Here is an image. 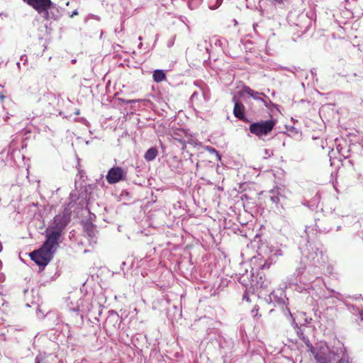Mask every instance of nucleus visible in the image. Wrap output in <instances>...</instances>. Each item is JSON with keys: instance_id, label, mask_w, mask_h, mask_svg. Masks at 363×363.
I'll return each instance as SVG.
<instances>
[{"instance_id": "18", "label": "nucleus", "mask_w": 363, "mask_h": 363, "mask_svg": "<svg viewBox=\"0 0 363 363\" xmlns=\"http://www.w3.org/2000/svg\"><path fill=\"white\" fill-rule=\"evenodd\" d=\"M273 1L278 4H283L284 0H273Z\"/></svg>"}, {"instance_id": "20", "label": "nucleus", "mask_w": 363, "mask_h": 363, "mask_svg": "<svg viewBox=\"0 0 363 363\" xmlns=\"http://www.w3.org/2000/svg\"><path fill=\"white\" fill-rule=\"evenodd\" d=\"M179 143H181L182 144H183L184 145V143L181 140H179Z\"/></svg>"}, {"instance_id": "10", "label": "nucleus", "mask_w": 363, "mask_h": 363, "mask_svg": "<svg viewBox=\"0 0 363 363\" xmlns=\"http://www.w3.org/2000/svg\"><path fill=\"white\" fill-rule=\"evenodd\" d=\"M158 155V150L156 147H151L148 149L145 155L144 158L147 161H152L156 158Z\"/></svg>"}, {"instance_id": "8", "label": "nucleus", "mask_w": 363, "mask_h": 363, "mask_svg": "<svg viewBox=\"0 0 363 363\" xmlns=\"http://www.w3.org/2000/svg\"><path fill=\"white\" fill-rule=\"evenodd\" d=\"M243 91L245 94L252 97L254 100L257 101L259 103V106L268 107L267 102L264 99V97L268 99L265 94L262 92H257L247 86H245L243 87Z\"/></svg>"}, {"instance_id": "1", "label": "nucleus", "mask_w": 363, "mask_h": 363, "mask_svg": "<svg viewBox=\"0 0 363 363\" xmlns=\"http://www.w3.org/2000/svg\"><path fill=\"white\" fill-rule=\"evenodd\" d=\"M314 351L313 356L317 363H333L337 356V354L330 350L325 342H320L317 345V350Z\"/></svg>"}, {"instance_id": "7", "label": "nucleus", "mask_w": 363, "mask_h": 363, "mask_svg": "<svg viewBox=\"0 0 363 363\" xmlns=\"http://www.w3.org/2000/svg\"><path fill=\"white\" fill-rule=\"evenodd\" d=\"M125 173L120 167H114L109 169L106 175V180L108 184H116L125 179Z\"/></svg>"}, {"instance_id": "11", "label": "nucleus", "mask_w": 363, "mask_h": 363, "mask_svg": "<svg viewBox=\"0 0 363 363\" xmlns=\"http://www.w3.org/2000/svg\"><path fill=\"white\" fill-rule=\"evenodd\" d=\"M155 82L159 83L164 81L166 79V74L162 69H157L154 71L152 75Z\"/></svg>"}, {"instance_id": "17", "label": "nucleus", "mask_w": 363, "mask_h": 363, "mask_svg": "<svg viewBox=\"0 0 363 363\" xmlns=\"http://www.w3.org/2000/svg\"><path fill=\"white\" fill-rule=\"evenodd\" d=\"M5 95L4 94V93H0V101H3L5 99Z\"/></svg>"}, {"instance_id": "19", "label": "nucleus", "mask_w": 363, "mask_h": 363, "mask_svg": "<svg viewBox=\"0 0 363 363\" xmlns=\"http://www.w3.org/2000/svg\"><path fill=\"white\" fill-rule=\"evenodd\" d=\"M298 335H299V337H300V338H301V340H302V337H305V336L303 335V333L302 332H301L300 333H298Z\"/></svg>"}, {"instance_id": "14", "label": "nucleus", "mask_w": 363, "mask_h": 363, "mask_svg": "<svg viewBox=\"0 0 363 363\" xmlns=\"http://www.w3.org/2000/svg\"><path fill=\"white\" fill-rule=\"evenodd\" d=\"M302 340L305 342L307 347L308 348V351L311 352L313 354H315V351L317 350V347H314L312 344L310 342L309 340L306 338V337H302Z\"/></svg>"}, {"instance_id": "2", "label": "nucleus", "mask_w": 363, "mask_h": 363, "mask_svg": "<svg viewBox=\"0 0 363 363\" xmlns=\"http://www.w3.org/2000/svg\"><path fill=\"white\" fill-rule=\"evenodd\" d=\"M276 125L275 120L262 121L253 123L250 125L249 130L256 136L267 135L272 132Z\"/></svg>"}, {"instance_id": "5", "label": "nucleus", "mask_w": 363, "mask_h": 363, "mask_svg": "<svg viewBox=\"0 0 363 363\" xmlns=\"http://www.w3.org/2000/svg\"><path fill=\"white\" fill-rule=\"evenodd\" d=\"M45 232V241L42 246L54 254L62 233L50 228H47Z\"/></svg>"}, {"instance_id": "9", "label": "nucleus", "mask_w": 363, "mask_h": 363, "mask_svg": "<svg viewBox=\"0 0 363 363\" xmlns=\"http://www.w3.org/2000/svg\"><path fill=\"white\" fill-rule=\"evenodd\" d=\"M233 100L235 102L234 108H233L234 116L237 118H238L244 122H249V121L245 116V106L242 104V102L235 100V98L233 99Z\"/></svg>"}, {"instance_id": "15", "label": "nucleus", "mask_w": 363, "mask_h": 363, "mask_svg": "<svg viewBox=\"0 0 363 363\" xmlns=\"http://www.w3.org/2000/svg\"><path fill=\"white\" fill-rule=\"evenodd\" d=\"M205 150L210 153H215L218 157H220L218 152L214 147L211 146H206Z\"/></svg>"}, {"instance_id": "13", "label": "nucleus", "mask_w": 363, "mask_h": 363, "mask_svg": "<svg viewBox=\"0 0 363 363\" xmlns=\"http://www.w3.org/2000/svg\"><path fill=\"white\" fill-rule=\"evenodd\" d=\"M302 340L305 342L307 347L308 348V351L311 352L313 354H315V351L317 350V347H314L312 344L310 342L309 340L306 338V337H302Z\"/></svg>"}, {"instance_id": "12", "label": "nucleus", "mask_w": 363, "mask_h": 363, "mask_svg": "<svg viewBox=\"0 0 363 363\" xmlns=\"http://www.w3.org/2000/svg\"><path fill=\"white\" fill-rule=\"evenodd\" d=\"M340 353L342 354V357L337 362L339 363H352L350 358L349 357L347 350L345 347H342L340 349Z\"/></svg>"}, {"instance_id": "21", "label": "nucleus", "mask_w": 363, "mask_h": 363, "mask_svg": "<svg viewBox=\"0 0 363 363\" xmlns=\"http://www.w3.org/2000/svg\"><path fill=\"white\" fill-rule=\"evenodd\" d=\"M337 363H339V362H337Z\"/></svg>"}, {"instance_id": "3", "label": "nucleus", "mask_w": 363, "mask_h": 363, "mask_svg": "<svg viewBox=\"0 0 363 363\" xmlns=\"http://www.w3.org/2000/svg\"><path fill=\"white\" fill-rule=\"evenodd\" d=\"M71 214V208L69 206H65L62 213L54 217L53 225L50 228L62 233L63 230L70 222Z\"/></svg>"}, {"instance_id": "4", "label": "nucleus", "mask_w": 363, "mask_h": 363, "mask_svg": "<svg viewBox=\"0 0 363 363\" xmlns=\"http://www.w3.org/2000/svg\"><path fill=\"white\" fill-rule=\"evenodd\" d=\"M30 259L38 266L44 268L52 259L53 253L43 246L30 253Z\"/></svg>"}, {"instance_id": "6", "label": "nucleus", "mask_w": 363, "mask_h": 363, "mask_svg": "<svg viewBox=\"0 0 363 363\" xmlns=\"http://www.w3.org/2000/svg\"><path fill=\"white\" fill-rule=\"evenodd\" d=\"M28 5L35 9L38 13L48 18V11L51 7V0H23Z\"/></svg>"}, {"instance_id": "16", "label": "nucleus", "mask_w": 363, "mask_h": 363, "mask_svg": "<svg viewBox=\"0 0 363 363\" xmlns=\"http://www.w3.org/2000/svg\"><path fill=\"white\" fill-rule=\"evenodd\" d=\"M271 200L273 202H274V203H278L279 201V199L277 196H275V197L272 196V197H271Z\"/></svg>"}]
</instances>
